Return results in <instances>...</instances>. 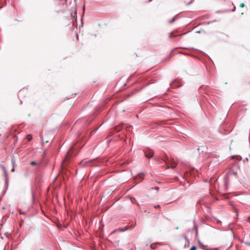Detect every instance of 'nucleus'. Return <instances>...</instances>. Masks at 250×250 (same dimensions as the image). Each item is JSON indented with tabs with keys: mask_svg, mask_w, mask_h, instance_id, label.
I'll list each match as a JSON object with an SVG mask.
<instances>
[{
	"mask_svg": "<svg viewBox=\"0 0 250 250\" xmlns=\"http://www.w3.org/2000/svg\"><path fill=\"white\" fill-rule=\"evenodd\" d=\"M166 163H169L171 164V166H168L167 168H171L174 169L175 167V165H176V162L174 160V158L172 157L167 158V161L166 162Z\"/></svg>",
	"mask_w": 250,
	"mask_h": 250,
	"instance_id": "obj_1",
	"label": "nucleus"
},
{
	"mask_svg": "<svg viewBox=\"0 0 250 250\" xmlns=\"http://www.w3.org/2000/svg\"><path fill=\"white\" fill-rule=\"evenodd\" d=\"M154 152L151 149L146 150L145 151V156L147 158H151L153 155Z\"/></svg>",
	"mask_w": 250,
	"mask_h": 250,
	"instance_id": "obj_2",
	"label": "nucleus"
},
{
	"mask_svg": "<svg viewBox=\"0 0 250 250\" xmlns=\"http://www.w3.org/2000/svg\"><path fill=\"white\" fill-rule=\"evenodd\" d=\"M144 177V174L143 173H139L136 176L135 179L138 180L140 181H141L143 180Z\"/></svg>",
	"mask_w": 250,
	"mask_h": 250,
	"instance_id": "obj_3",
	"label": "nucleus"
},
{
	"mask_svg": "<svg viewBox=\"0 0 250 250\" xmlns=\"http://www.w3.org/2000/svg\"><path fill=\"white\" fill-rule=\"evenodd\" d=\"M237 172L235 171L233 167L229 169V175H236Z\"/></svg>",
	"mask_w": 250,
	"mask_h": 250,
	"instance_id": "obj_4",
	"label": "nucleus"
},
{
	"mask_svg": "<svg viewBox=\"0 0 250 250\" xmlns=\"http://www.w3.org/2000/svg\"><path fill=\"white\" fill-rule=\"evenodd\" d=\"M0 167L2 168L4 172L5 175L6 176H7V170H6V168L3 165H0Z\"/></svg>",
	"mask_w": 250,
	"mask_h": 250,
	"instance_id": "obj_5",
	"label": "nucleus"
},
{
	"mask_svg": "<svg viewBox=\"0 0 250 250\" xmlns=\"http://www.w3.org/2000/svg\"><path fill=\"white\" fill-rule=\"evenodd\" d=\"M87 163V161L83 160L80 163V165L83 167H85L86 166Z\"/></svg>",
	"mask_w": 250,
	"mask_h": 250,
	"instance_id": "obj_6",
	"label": "nucleus"
},
{
	"mask_svg": "<svg viewBox=\"0 0 250 250\" xmlns=\"http://www.w3.org/2000/svg\"><path fill=\"white\" fill-rule=\"evenodd\" d=\"M40 164V162H36L35 161H32L30 163V164L33 166L39 165Z\"/></svg>",
	"mask_w": 250,
	"mask_h": 250,
	"instance_id": "obj_7",
	"label": "nucleus"
},
{
	"mask_svg": "<svg viewBox=\"0 0 250 250\" xmlns=\"http://www.w3.org/2000/svg\"><path fill=\"white\" fill-rule=\"evenodd\" d=\"M177 16H175L171 20L169 21V23H172L175 20V19L176 18Z\"/></svg>",
	"mask_w": 250,
	"mask_h": 250,
	"instance_id": "obj_8",
	"label": "nucleus"
},
{
	"mask_svg": "<svg viewBox=\"0 0 250 250\" xmlns=\"http://www.w3.org/2000/svg\"><path fill=\"white\" fill-rule=\"evenodd\" d=\"M173 34H174V32H171L169 35V37L170 38H172L173 36L175 37L176 36L175 35H173Z\"/></svg>",
	"mask_w": 250,
	"mask_h": 250,
	"instance_id": "obj_9",
	"label": "nucleus"
},
{
	"mask_svg": "<svg viewBox=\"0 0 250 250\" xmlns=\"http://www.w3.org/2000/svg\"><path fill=\"white\" fill-rule=\"evenodd\" d=\"M27 139L28 140V141H30L32 139V136L31 135H27Z\"/></svg>",
	"mask_w": 250,
	"mask_h": 250,
	"instance_id": "obj_10",
	"label": "nucleus"
},
{
	"mask_svg": "<svg viewBox=\"0 0 250 250\" xmlns=\"http://www.w3.org/2000/svg\"><path fill=\"white\" fill-rule=\"evenodd\" d=\"M196 247L195 246H193L189 250H196Z\"/></svg>",
	"mask_w": 250,
	"mask_h": 250,
	"instance_id": "obj_11",
	"label": "nucleus"
},
{
	"mask_svg": "<svg viewBox=\"0 0 250 250\" xmlns=\"http://www.w3.org/2000/svg\"><path fill=\"white\" fill-rule=\"evenodd\" d=\"M2 0H0V8H1L2 7Z\"/></svg>",
	"mask_w": 250,
	"mask_h": 250,
	"instance_id": "obj_12",
	"label": "nucleus"
},
{
	"mask_svg": "<svg viewBox=\"0 0 250 250\" xmlns=\"http://www.w3.org/2000/svg\"><path fill=\"white\" fill-rule=\"evenodd\" d=\"M154 245H155V244H151V245H150V248H151V249H155Z\"/></svg>",
	"mask_w": 250,
	"mask_h": 250,
	"instance_id": "obj_13",
	"label": "nucleus"
},
{
	"mask_svg": "<svg viewBox=\"0 0 250 250\" xmlns=\"http://www.w3.org/2000/svg\"><path fill=\"white\" fill-rule=\"evenodd\" d=\"M244 3H241L240 4V7H244Z\"/></svg>",
	"mask_w": 250,
	"mask_h": 250,
	"instance_id": "obj_14",
	"label": "nucleus"
},
{
	"mask_svg": "<svg viewBox=\"0 0 250 250\" xmlns=\"http://www.w3.org/2000/svg\"><path fill=\"white\" fill-rule=\"evenodd\" d=\"M154 208H160V205H157L156 206H154Z\"/></svg>",
	"mask_w": 250,
	"mask_h": 250,
	"instance_id": "obj_15",
	"label": "nucleus"
},
{
	"mask_svg": "<svg viewBox=\"0 0 250 250\" xmlns=\"http://www.w3.org/2000/svg\"><path fill=\"white\" fill-rule=\"evenodd\" d=\"M248 160V159L247 158H245V159L243 160V161L244 162H246V161H247Z\"/></svg>",
	"mask_w": 250,
	"mask_h": 250,
	"instance_id": "obj_16",
	"label": "nucleus"
},
{
	"mask_svg": "<svg viewBox=\"0 0 250 250\" xmlns=\"http://www.w3.org/2000/svg\"><path fill=\"white\" fill-rule=\"evenodd\" d=\"M70 151L71 150H70L69 151H68L67 153V155L68 156L69 154V153L70 152Z\"/></svg>",
	"mask_w": 250,
	"mask_h": 250,
	"instance_id": "obj_17",
	"label": "nucleus"
},
{
	"mask_svg": "<svg viewBox=\"0 0 250 250\" xmlns=\"http://www.w3.org/2000/svg\"><path fill=\"white\" fill-rule=\"evenodd\" d=\"M155 189L157 191H158V190H159V188H158V187H156V188H155Z\"/></svg>",
	"mask_w": 250,
	"mask_h": 250,
	"instance_id": "obj_18",
	"label": "nucleus"
},
{
	"mask_svg": "<svg viewBox=\"0 0 250 250\" xmlns=\"http://www.w3.org/2000/svg\"><path fill=\"white\" fill-rule=\"evenodd\" d=\"M12 172H14V171H15V168H14V167H13L12 168Z\"/></svg>",
	"mask_w": 250,
	"mask_h": 250,
	"instance_id": "obj_19",
	"label": "nucleus"
},
{
	"mask_svg": "<svg viewBox=\"0 0 250 250\" xmlns=\"http://www.w3.org/2000/svg\"><path fill=\"white\" fill-rule=\"evenodd\" d=\"M248 222L250 223V216L248 217Z\"/></svg>",
	"mask_w": 250,
	"mask_h": 250,
	"instance_id": "obj_20",
	"label": "nucleus"
},
{
	"mask_svg": "<svg viewBox=\"0 0 250 250\" xmlns=\"http://www.w3.org/2000/svg\"><path fill=\"white\" fill-rule=\"evenodd\" d=\"M200 245L202 247H205L203 244H201V243H200Z\"/></svg>",
	"mask_w": 250,
	"mask_h": 250,
	"instance_id": "obj_21",
	"label": "nucleus"
},
{
	"mask_svg": "<svg viewBox=\"0 0 250 250\" xmlns=\"http://www.w3.org/2000/svg\"><path fill=\"white\" fill-rule=\"evenodd\" d=\"M184 238H185L186 240H188V238L186 236H184Z\"/></svg>",
	"mask_w": 250,
	"mask_h": 250,
	"instance_id": "obj_22",
	"label": "nucleus"
},
{
	"mask_svg": "<svg viewBox=\"0 0 250 250\" xmlns=\"http://www.w3.org/2000/svg\"><path fill=\"white\" fill-rule=\"evenodd\" d=\"M120 230L122 231H125L124 230H123L122 229H121Z\"/></svg>",
	"mask_w": 250,
	"mask_h": 250,
	"instance_id": "obj_23",
	"label": "nucleus"
}]
</instances>
